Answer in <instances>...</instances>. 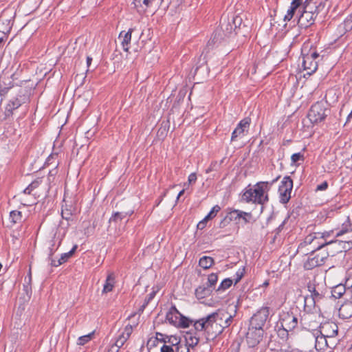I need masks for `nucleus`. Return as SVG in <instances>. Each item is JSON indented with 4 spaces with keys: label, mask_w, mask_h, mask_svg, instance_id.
<instances>
[{
    "label": "nucleus",
    "mask_w": 352,
    "mask_h": 352,
    "mask_svg": "<svg viewBox=\"0 0 352 352\" xmlns=\"http://www.w3.org/2000/svg\"><path fill=\"white\" fill-rule=\"evenodd\" d=\"M280 176L276 177L271 182H258L253 188H247L242 195V199L247 203L252 202L254 204L264 205L269 201L268 192L270 187L276 183Z\"/></svg>",
    "instance_id": "obj_1"
},
{
    "label": "nucleus",
    "mask_w": 352,
    "mask_h": 352,
    "mask_svg": "<svg viewBox=\"0 0 352 352\" xmlns=\"http://www.w3.org/2000/svg\"><path fill=\"white\" fill-rule=\"evenodd\" d=\"M318 7L316 3H311L306 0L303 4V12L298 17V23L302 28H307L314 23L318 14Z\"/></svg>",
    "instance_id": "obj_2"
},
{
    "label": "nucleus",
    "mask_w": 352,
    "mask_h": 352,
    "mask_svg": "<svg viewBox=\"0 0 352 352\" xmlns=\"http://www.w3.org/2000/svg\"><path fill=\"white\" fill-rule=\"evenodd\" d=\"M166 320L169 324L179 328H187L193 322L192 320L180 314L175 305L171 306L166 313Z\"/></svg>",
    "instance_id": "obj_3"
},
{
    "label": "nucleus",
    "mask_w": 352,
    "mask_h": 352,
    "mask_svg": "<svg viewBox=\"0 0 352 352\" xmlns=\"http://www.w3.org/2000/svg\"><path fill=\"white\" fill-rule=\"evenodd\" d=\"M306 47L302 49V65L307 75H311L318 69V61L316 59L319 58V54L316 50H310L305 53Z\"/></svg>",
    "instance_id": "obj_4"
},
{
    "label": "nucleus",
    "mask_w": 352,
    "mask_h": 352,
    "mask_svg": "<svg viewBox=\"0 0 352 352\" xmlns=\"http://www.w3.org/2000/svg\"><path fill=\"white\" fill-rule=\"evenodd\" d=\"M329 254L327 250L314 251L311 250L307 260L304 262L305 270H310L316 267L322 265L328 258Z\"/></svg>",
    "instance_id": "obj_5"
},
{
    "label": "nucleus",
    "mask_w": 352,
    "mask_h": 352,
    "mask_svg": "<svg viewBox=\"0 0 352 352\" xmlns=\"http://www.w3.org/2000/svg\"><path fill=\"white\" fill-rule=\"evenodd\" d=\"M329 113V109L327 108L325 103L317 102L311 106L308 113V118L312 123H318L323 121Z\"/></svg>",
    "instance_id": "obj_6"
},
{
    "label": "nucleus",
    "mask_w": 352,
    "mask_h": 352,
    "mask_svg": "<svg viewBox=\"0 0 352 352\" xmlns=\"http://www.w3.org/2000/svg\"><path fill=\"white\" fill-rule=\"evenodd\" d=\"M305 243L311 246L310 250L314 251L325 250L324 248L332 243V241L327 242L324 239V234L320 232H314L308 235L305 239Z\"/></svg>",
    "instance_id": "obj_7"
},
{
    "label": "nucleus",
    "mask_w": 352,
    "mask_h": 352,
    "mask_svg": "<svg viewBox=\"0 0 352 352\" xmlns=\"http://www.w3.org/2000/svg\"><path fill=\"white\" fill-rule=\"evenodd\" d=\"M293 188V181L289 176L283 177L278 188L280 202L287 204L291 198Z\"/></svg>",
    "instance_id": "obj_8"
},
{
    "label": "nucleus",
    "mask_w": 352,
    "mask_h": 352,
    "mask_svg": "<svg viewBox=\"0 0 352 352\" xmlns=\"http://www.w3.org/2000/svg\"><path fill=\"white\" fill-rule=\"evenodd\" d=\"M270 308L268 307H263L254 314L250 321V326L255 328L263 329L265 322L269 317Z\"/></svg>",
    "instance_id": "obj_9"
},
{
    "label": "nucleus",
    "mask_w": 352,
    "mask_h": 352,
    "mask_svg": "<svg viewBox=\"0 0 352 352\" xmlns=\"http://www.w3.org/2000/svg\"><path fill=\"white\" fill-rule=\"evenodd\" d=\"M263 329L249 326L248 331L246 333V341L248 346L250 347H254L258 344L263 340Z\"/></svg>",
    "instance_id": "obj_10"
},
{
    "label": "nucleus",
    "mask_w": 352,
    "mask_h": 352,
    "mask_svg": "<svg viewBox=\"0 0 352 352\" xmlns=\"http://www.w3.org/2000/svg\"><path fill=\"white\" fill-rule=\"evenodd\" d=\"M251 119L248 117L241 120L233 131L231 135V141H236L237 138H241L245 136V132L248 131L250 125Z\"/></svg>",
    "instance_id": "obj_11"
},
{
    "label": "nucleus",
    "mask_w": 352,
    "mask_h": 352,
    "mask_svg": "<svg viewBox=\"0 0 352 352\" xmlns=\"http://www.w3.org/2000/svg\"><path fill=\"white\" fill-rule=\"evenodd\" d=\"M280 323L283 330L288 332L297 326L298 318L292 312H287L282 316Z\"/></svg>",
    "instance_id": "obj_12"
},
{
    "label": "nucleus",
    "mask_w": 352,
    "mask_h": 352,
    "mask_svg": "<svg viewBox=\"0 0 352 352\" xmlns=\"http://www.w3.org/2000/svg\"><path fill=\"white\" fill-rule=\"evenodd\" d=\"M307 289L311 294L312 300L314 303L320 300L324 295V285L317 283L316 279L308 283Z\"/></svg>",
    "instance_id": "obj_13"
},
{
    "label": "nucleus",
    "mask_w": 352,
    "mask_h": 352,
    "mask_svg": "<svg viewBox=\"0 0 352 352\" xmlns=\"http://www.w3.org/2000/svg\"><path fill=\"white\" fill-rule=\"evenodd\" d=\"M208 316H210V318L215 320V322L218 324H223L222 325L223 329L229 327L232 321V316L226 311L218 310Z\"/></svg>",
    "instance_id": "obj_14"
},
{
    "label": "nucleus",
    "mask_w": 352,
    "mask_h": 352,
    "mask_svg": "<svg viewBox=\"0 0 352 352\" xmlns=\"http://www.w3.org/2000/svg\"><path fill=\"white\" fill-rule=\"evenodd\" d=\"M338 327L333 322H326L320 326V334L327 338H333L338 334Z\"/></svg>",
    "instance_id": "obj_15"
},
{
    "label": "nucleus",
    "mask_w": 352,
    "mask_h": 352,
    "mask_svg": "<svg viewBox=\"0 0 352 352\" xmlns=\"http://www.w3.org/2000/svg\"><path fill=\"white\" fill-rule=\"evenodd\" d=\"M207 333L209 336L212 338H216L218 335L221 334L223 328L222 327L221 324H218L215 322V320H212L210 318V316H207Z\"/></svg>",
    "instance_id": "obj_16"
},
{
    "label": "nucleus",
    "mask_w": 352,
    "mask_h": 352,
    "mask_svg": "<svg viewBox=\"0 0 352 352\" xmlns=\"http://www.w3.org/2000/svg\"><path fill=\"white\" fill-rule=\"evenodd\" d=\"M133 332V327L131 324H127L121 332V333L116 338L113 343L120 349L124 344L126 340L129 338Z\"/></svg>",
    "instance_id": "obj_17"
},
{
    "label": "nucleus",
    "mask_w": 352,
    "mask_h": 352,
    "mask_svg": "<svg viewBox=\"0 0 352 352\" xmlns=\"http://www.w3.org/2000/svg\"><path fill=\"white\" fill-rule=\"evenodd\" d=\"M223 39L222 34L220 30H216L211 36L210 40L208 41L206 50L210 51L213 48L217 47Z\"/></svg>",
    "instance_id": "obj_18"
},
{
    "label": "nucleus",
    "mask_w": 352,
    "mask_h": 352,
    "mask_svg": "<svg viewBox=\"0 0 352 352\" xmlns=\"http://www.w3.org/2000/svg\"><path fill=\"white\" fill-rule=\"evenodd\" d=\"M133 31V28H130L127 32L122 31L120 33L118 38L122 39L121 44L122 49L125 52L129 50V45L131 41V34Z\"/></svg>",
    "instance_id": "obj_19"
},
{
    "label": "nucleus",
    "mask_w": 352,
    "mask_h": 352,
    "mask_svg": "<svg viewBox=\"0 0 352 352\" xmlns=\"http://www.w3.org/2000/svg\"><path fill=\"white\" fill-rule=\"evenodd\" d=\"M23 102L21 98H15L9 101L6 107L5 116L6 117H10L13 114L14 110L18 109L21 106Z\"/></svg>",
    "instance_id": "obj_20"
},
{
    "label": "nucleus",
    "mask_w": 352,
    "mask_h": 352,
    "mask_svg": "<svg viewBox=\"0 0 352 352\" xmlns=\"http://www.w3.org/2000/svg\"><path fill=\"white\" fill-rule=\"evenodd\" d=\"M338 314L340 318L347 319L352 316V302H346L342 304L339 310Z\"/></svg>",
    "instance_id": "obj_21"
},
{
    "label": "nucleus",
    "mask_w": 352,
    "mask_h": 352,
    "mask_svg": "<svg viewBox=\"0 0 352 352\" xmlns=\"http://www.w3.org/2000/svg\"><path fill=\"white\" fill-rule=\"evenodd\" d=\"M12 24L13 23L10 19L0 17V34H2L6 38H7L12 29Z\"/></svg>",
    "instance_id": "obj_22"
},
{
    "label": "nucleus",
    "mask_w": 352,
    "mask_h": 352,
    "mask_svg": "<svg viewBox=\"0 0 352 352\" xmlns=\"http://www.w3.org/2000/svg\"><path fill=\"white\" fill-rule=\"evenodd\" d=\"M77 245H75L69 252L63 254L57 261L52 260L51 265L54 267H58L65 263L74 254Z\"/></svg>",
    "instance_id": "obj_23"
},
{
    "label": "nucleus",
    "mask_w": 352,
    "mask_h": 352,
    "mask_svg": "<svg viewBox=\"0 0 352 352\" xmlns=\"http://www.w3.org/2000/svg\"><path fill=\"white\" fill-rule=\"evenodd\" d=\"M352 231V223L349 217H347L346 221L342 224V227L340 229L336 230V236H341L349 232Z\"/></svg>",
    "instance_id": "obj_24"
},
{
    "label": "nucleus",
    "mask_w": 352,
    "mask_h": 352,
    "mask_svg": "<svg viewBox=\"0 0 352 352\" xmlns=\"http://www.w3.org/2000/svg\"><path fill=\"white\" fill-rule=\"evenodd\" d=\"M226 36H229L233 31H234V26L230 20L226 19H221V30Z\"/></svg>",
    "instance_id": "obj_25"
},
{
    "label": "nucleus",
    "mask_w": 352,
    "mask_h": 352,
    "mask_svg": "<svg viewBox=\"0 0 352 352\" xmlns=\"http://www.w3.org/2000/svg\"><path fill=\"white\" fill-rule=\"evenodd\" d=\"M327 338L320 335L315 337V348L317 351L324 350L329 346V344L327 340Z\"/></svg>",
    "instance_id": "obj_26"
},
{
    "label": "nucleus",
    "mask_w": 352,
    "mask_h": 352,
    "mask_svg": "<svg viewBox=\"0 0 352 352\" xmlns=\"http://www.w3.org/2000/svg\"><path fill=\"white\" fill-rule=\"evenodd\" d=\"M155 0H133V3L139 12H145Z\"/></svg>",
    "instance_id": "obj_27"
},
{
    "label": "nucleus",
    "mask_w": 352,
    "mask_h": 352,
    "mask_svg": "<svg viewBox=\"0 0 352 352\" xmlns=\"http://www.w3.org/2000/svg\"><path fill=\"white\" fill-rule=\"evenodd\" d=\"M115 284L114 274L111 272L108 274L103 287L102 293H108L113 290Z\"/></svg>",
    "instance_id": "obj_28"
},
{
    "label": "nucleus",
    "mask_w": 352,
    "mask_h": 352,
    "mask_svg": "<svg viewBox=\"0 0 352 352\" xmlns=\"http://www.w3.org/2000/svg\"><path fill=\"white\" fill-rule=\"evenodd\" d=\"M243 215H250V213L239 210H231L227 213L226 217L228 218V221L231 222L243 217Z\"/></svg>",
    "instance_id": "obj_29"
},
{
    "label": "nucleus",
    "mask_w": 352,
    "mask_h": 352,
    "mask_svg": "<svg viewBox=\"0 0 352 352\" xmlns=\"http://www.w3.org/2000/svg\"><path fill=\"white\" fill-rule=\"evenodd\" d=\"M214 261L213 258L210 256H204L200 258L199 261V265L204 270L209 269L213 264Z\"/></svg>",
    "instance_id": "obj_30"
},
{
    "label": "nucleus",
    "mask_w": 352,
    "mask_h": 352,
    "mask_svg": "<svg viewBox=\"0 0 352 352\" xmlns=\"http://www.w3.org/2000/svg\"><path fill=\"white\" fill-rule=\"evenodd\" d=\"M207 316L194 322L193 326L196 331H204L207 333Z\"/></svg>",
    "instance_id": "obj_31"
},
{
    "label": "nucleus",
    "mask_w": 352,
    "mask_h": 352,
    "mask_svg": "<svg viewBox=\"0 0 352 352\" xmlns=\"http://www.w3.org/2000/svg\"><path fill=\"white\" fill-rule=\"evenodd\" d=\"M345 291L346 287L344 285H338L332 288L331 294L335 298H340Z\"/></svg>",
    "instance_id": "obj_32"
},
{
    "label": "nucleus",
    "mask_w": 352,
    "mask_h": 352,
    "mask_svg": "<svg viewBox=\"0 0 352 352\" xmlns=\"http://www.w3.org/2000/svg\"><path fill=\"white\" fill-rule=\"evenodd\" d=\"M42 180L41 178H38L33 181L29 186L25 188L23 191L24 194L30 195L31 194L32 191L34 190L35 188H38L39 185L41 184Z\"/></svg>",
    "instance_id": "obj_33"
},
{
    "label": "nucleus",
    "mask_w": 352,
    "mask_h": 352,
    "mask_svg": "<svg viewBox=\"0 0 352 352\" xmlns=\"http://www.w3.org/2000/svg\"><path fill=\"white\" fill-rule=\"evenodd\" d=\"M186 345L188 348L189 346L193 348L199 343V339L195 336H192L191 334L187 335L186 336Z\"/></svg>",
    "instance_id": "obj_34"
},
{
    "label": "nucleus",
    "mask_w": 352,
    "mask_h": 352,
    "mask_svg": "<svg viewBox=\"0 0 352 352\" xmlns=\"http://www.w3.org/2000/svg\"><path fill=\"white\" fill-rule=\"evenodd\" d=\"M164 344L170 345L172 347L177 346L180 341L176 336H167L166 338L163 340Z\"/></svg>",
    "instance_id": "obj_35"
},
{
    "label": "nucleus",
    "mask_w": 352,
    "mask_h": 352,
    "mask_svg": "<svg viewBox=\"0 0 352 352\" xmlns=\"http://www.w3.org/2000/svg\"><path fill=\"white\" fill-rule=\"evenodd\" d=\"M22 218L21 212L17 210L11 211L10 213V219L13 223H16L21 221Z\"/></svg>",
    "instance_id": "obj_36"
},
{
    "label": "nucleus",
    "mask_w": 352,
    "mask_h": 352,
    "mask_svg": "<svg viewBox=\"0 0 352 352\" xmlns=\"http://www.w3.org/2000/svg\"><path fill=\"white\" fill-rule=\"evenodd\" d=\"M126 216V213L116 212H114L111 218L109 219V222H115L117 223L118 221H122Z\"/></svg>",
    "instance_id": "obj_37"
},
{
    "label": "nucleus",
    "mask_w": 352,
    "mask_h": 352,
    "mask_svg": "<svg viewBox=\"0 0 352 352\" xmlns=\"http://www.w3.org/2000/svg\"><path fill=\"white\" fill-rule=\"evenodd\" d=\"M232 284V280L230 278H225L217 288V291H225L228 289Z\"/></svg>",
    "instance_id": "obj_38"
},
{
    "label": "nucleus",
    "mask_w": 352,
    "mask_h": 352,
    "mask_svg": "<svg viewBox=\"0 0 352 352\" xmlns=\"http://www.w3.org/2000/svg\"><path fill=\"white\" fill-rule=\"evenodd\" d=\"M218 280L217 274L212 273L208 275V287H214Z\"/></svg>",
    "instance_id": "obj_39"
},
{
    "label": "nucleus",
    "mask_w": 352,
    "mask_h": 352,
    "mask_svg": "<svg viewBox=\"0 0 352 352\" xmlns=\"http://www.w3.org/2000/svg\"><path fill=\"white\" fill-rule=\"evenodd\" d=\"M221 208L219 205H215L210 212L208 214V215L205 217V220H210L214 218L217 213L220 211Z\"/></svg>",
    "instance_id": "obj_40"
},
{
    "label": "nucleus",
    "mask_w": 352,
    "mask_h": 352,
    "mask_svg": "<svg viewBox=\"0 0 352 352\" xmlns=\"http://www.w3.org/2000/svg\"><path fill=\"white\" fill-rule=\"evenodd\" d=\"M92 335H93V333L79 337L78 339V342H77L78 344H79V345L85 344L87 342H88L91 339Z\"/></svg>",
    "instance_id": "obj_41"
},
{
    "label": "nucleus",
    "mask_w": 352,
    "mask_h": 352,
    "mask_svg": "<svg viewBox=\"0 0 352 352\" xmlns=\"http://www.w3.org/2000/svg\"><path fill=\"white\" fill-rule=\"evenodd\" d=\"M210 291V289L202 287H199L196 289L195 292H196V295L199 298H204L206 295H207L209 293Z\"/></svg>",
    "instance_id": "obj_42"
},
{
    "label": "nucleus",
    "mask_w": 352,
    "mask_h": 352,
    "mask_svg": "<svg viewBox=\"0 0 352 352\" xmlns=\"http://www.w3.org/2000/svg\"><path fill=\"white\" fill-rule=\"evenodd\" d=\"M231 23L233 25L234 29L235 30L237 28L240 27V25L242 23V19L239 16H234V17H232Z\"/></svg>",
    "instance_id": "obj_43"
},
{
    "label": "nucleus",
    "mask_w": 352,
    "mask_h": 352,
    "mask_svg": "<svg viewBox=\"0 0 352 352\" xmlns=\"http://www.w3.org/2000/svg\"><path fill=\"white\" fill-rule=\"evenodd\" d=\"M291 160L293 164H296L298 161H303L304 157L303 155L300 153H296L292 155Z\"/></svg>",
    "instance_id": "obj_44"
},
{
    "label": "nucleus",
    "mask_w": 352,
    "mask_h": 352,
    "mask_svg": "<svg viewBox=\"0 0 352 352\" xmlns=\"http://www.w3.org/2000/svg\"><path fill=\"white\" fill-rule=\"evenodd\" d=\"M61 215L63 219H65L66 220H69L71 218L72 213L69 209L63 208Z\"/></svg>",
    "instance_id": "obj_45"
},
{
    "label": "nucleus",
    "mask_w": 352,
    "mask_h": 352,
    "mask_svg": "<svg viewBox=\"0 0 352 352\" xmlns=\"http://www.w3.org/2000/svg\"><path fill=\"white\" fill-rule=\"evenodd\" d=\"M296 10V9H293L292 8L290 7V8L288 10L287 14L284 17V20L290 21L292 19Z\"/></svg>",
    "instance_id": "obj_46"
},
{
    "label": "nucleus",
    "mask_w": 352,
    "mask_h": 352,
    "mask_svg": "<svg viewBox=\"0 0 352 352\" xmlns=\"http://www.w3.org/2000/svg\"><path fill=\"white\" fill-rule=\"evenodd\" d=\"M176 351L177 352H189V348L186 345L182 344L179 343L176 346Z\"/></svg>",
    "instance_id": "obj_47"
},
{
    "label": "nucleus",
    "mask_w": 352,
    "mask_h": 352,
    "mask_svg": "<svg viewBox=\"0 0 352 352\" xmlns=\"http://www.w3.org/2000/svg\"><path fill=\"white\" fill-rule=\"evenodd\" d=\"M161 352H174V349L170 345L164 344L161 347Z\"/></svg>",
    "instance_id": "obj_48"
},
{
    "label": "nucleus",
    "mask_w": 352,
    "mask_h": 352,
    "mask_svg": "<svg viewBox=\"0 0 352 352\" xmlns=\"http://www.w3.org/2000/svg\"><path fill=\"white\" fill-rule=\"evenodd\" d=\"M58 171L56 169V167L49 172L48 175V180L50 182H52L54 180V176L57 174Z\"/></svg>",
    "instance_id": "obj_49"
},
{
    "label": "nucleus",
    "mask_w": 352,
    "mask_h": 352,
    "mask_svg": "<svg viewBox=\"0 0 352 352\" xmlns=\"http://www.w3.org/2000/svg\"><path fill=\"white\" fill-rule=\"evenodd\" d=\"M302 3V0H293L291 3V8L297 9Z\"/></svg>",
    "instance_id": "obj_50"
},
{
    "label": "nucleus",
    "mask_w": 352,
    "mask_h": 352,
    "mask_svg": "<svg viewBox=\"0 0 352 352\" xmlns=\"http://www.w3.org/2000/svg\"><path fill=\"white\" fill-rule=\"evenodd\" d=\"M328 188V183L327 182H324L322 184L317 186L316 190H325Z\"/></svg>",
    "instance_id": "obj_51"
},
{
    "label": "nucleus",
    "mask_w": 352,
    "mask_h": 352,
    "mask_svg": "<svg viewBox=\"0 0 352 352\" xmlns=\"http://www.w3.org/2000/svg\"><path fill=\"white\" fill-rule=\"evenodd\" d=\"M230 222L228 221V218L225 216L223 219L219 222L220 228H225L227 226Z\"/></svg>",
    "instance_id": "obj_52"
},
{
    "label": "nucleus",
    "mask_w": 352,
    "mask_h": 352,
    "mask_svg": "<svg viewBox=\"0 0 352 352\" xmlns=\"http://www.w3.org/2000/svg\"><path fill=\"white\" fill-rule=\"evenodd\" d=\"M188 180L189 184L195 183V182L197 181L196 174L195 173H191L188 176Z\"/></svg>",
    "instance_id": "obj_53"
},
{
    "label": "nucleus",
    "mask_w": 352,
    "mask_h": 352,
    "mask_svg": "<svg viewBox=\"0 0 352 352\" xmlns=\"http://www.w3.org/2000/svg\"><path fill=\"white\" fill-rule=\"evenodd\" d=\"M120 348L118 347L116 345L113 344L109 346V348L107 349V352H118Z\"/></svg>",
    "instance_id": "obj_54"
},
{
    "label": "nucleus",
    "mask_w": 352,
    "mask_h": 352,
    "mask_svg": "<svg viewBox=\"0 0 352 352\" xmlns=\"http://www.w3.org/2000/svg\"><path fill=\"white\" fill-rule=\"evenodd\" d=\"M243 276V271L239 270L238 272H236V278H235V283H237L241 279Z\"/></svg>",
    "instance_id": "obj_55"
},
{
    "label": "nucleus",
    "mask_w": 352,
    "mask_h": 352,
    "mask_svg": "<svg viewBox=\"0 0 352 352\" xmlns=\"http://www.w3.org/2000/svg\"><path fill=\"white\" fill-rule=\"evenodd\" d=\"M208 221V220H205V218H204L202 221H201L197 224V228H198V229H201H201L204 228H205V226H206V221Z\"/></svg>",
    "instance_id": "obj_56"
},
{
    "label": "nucleus",
    "mask_w": 352,
    "mask_h": 352,
    "mask_svg": "<svg viewBox=\"0 0 352 352\" xmlns=\"http://www.w3.org/2000/svg\"><path fill=\"white\" fill-rule=\"evenodd\" d=\"M8 90V88H7V87H3L0 85V96H5V95L7 94Z\"/></svg>",
    "instance_id": "obj_57"
},
{
    "label": "nucleus",
    "mask_w": 352,
    "mask_h": 352,
    "mask_svg": "<svg viewBox=\"0 0 352 352\" xmlns=\"http://www.w3.org/2000/svg\"><path fill=\"white\" fill-rule=\"evenodd\" d=\"M285 222H286V219H285L282 222V223L277 228L278 232H280L283 230V227L285 226Z\"/></svg>",
    "instance_id": "obj_58"
},
{
    "label": "nucleus",
    "mask_w": 352,
    "mask_h": 352,
    "mask_svg": "<svg viewBox=\"0 0 352 352\" xmlns=\"http://www.w3.org/2000/svg\"><path fill=\"white\" fill-rule=\"evenodd\" d=\"M91 61H92V58L90 56H87V65L88 67H89V65H91Z\"/></svg>",
    "instance_id": "obj_59"
},
{
    "label": "nucleus",
    "mask_w": 352,
    "mask_h": 352,
    "mask_svg": "<svg viewBox=\"0 0 352 352\" xmlns=\"http://www.w3.org/2000/svg\"><path fill=\"white\" fill-rule=\"evenodd\" d=\"M184 192H185V190H184V189L182 190L179 192V194H178V195H177V199H179V197H180L182 195H184Z\"/></svg>",
    "instance_id": "obj_60"
},
{
    "label": "nucleus",
    "mask_w": 352,
    "mask_h": 352,
    "mask_svg": "<svg viewBox=\"0 0 352 352\" xmlns=\"http://www.w3.org/2000/svg\"><path fill=\"white\" fill-rule=\"evenodd\" d=\"M352 119V109L350 113L347 116L346 122H349Z\"/></svg>",
    "instance_id": "obj_61"
},
{
    "label": "nucleus",
    "mask_w": 352,
    "mask_h": 352,
    "mask_svg": "<svg viewBox=\"0 0 352 352\" xmlns=\"http://www.w3.org/2000/svg\"><path fill=\"white\" fill-rule=\"evenodd\" d=\"M246 216H247V215H243V217H241V218L244 220V221H245V223L248 222V219H247V218L245 217ZM249 216H251V214H250V215H249Z\"/></svg>",
    "instance_id": "obj_62"
},
{
    "label": "nucleus",
    "mask_w": 352,
    "mask_h": 352,
    "mask_svg": "<svg viewBox=\"0 0 352 352\" xmlns=\"http://www.w3.org/2000/svg\"><path fill=\"white\" fill-rule=\"evenodd\" d=\"M268 285H269V281H268V280H265V281L263 283V285L264 287H267Z\"/></svg>",
    "instance_id": "obj_63"
},
{
    "label": "nucleus",
    "mask_w": 352,
    "mask_h": 352,
    "mask_svg": "<svg viewBox=\"0 0 352 352\" xmlns=\"http://www.w3.org/2000/svg\"><path fill=\"white\" fill-rule=\"evenodd\" d=\"M211 170H212V169H211L210 168H208V169L206 170V173H209L210 171H211Z\"/></svg>",
    "instance_id": "obj_64"
}]
</instances>
